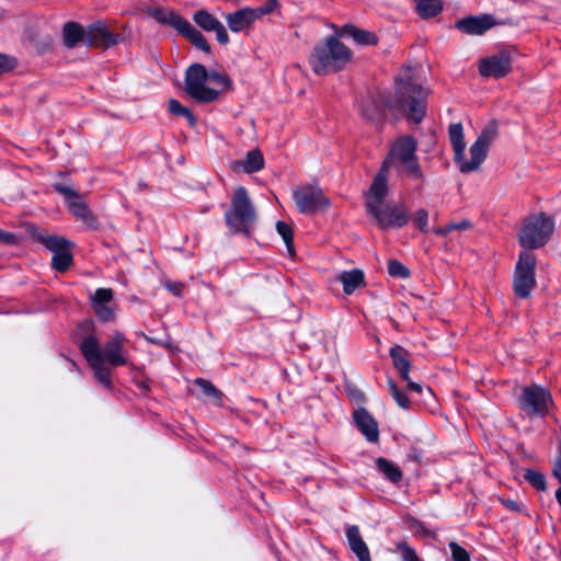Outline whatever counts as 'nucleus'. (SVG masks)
<instances>
[{
	"label": "nucleus",
	"instance_id": "nucleus-3",
	"mask_svg": "<svg viewBox=\"0 0 561 561\" xmlns=\"http://www.w3.org/2000/svg\"><path fill=\"white\" fill-rule=\"evenodd\" d=\"M416 151V141L410 137L404 136L398 138L382 163V171H388L391 165L397 168L400 174L407 175L413 180H423V172L421 170Z\"/></svg>",
	"mask_w": 561,
	"mask_h": 561
},
{
	"label": "nucleus",
	"instance_id": "nucleus-11",
	"mask_svg": "<svg viewBox=\"0 0 561 561\" xmlns=\"http://www.w3.org/2000/svg\"><path fill=\"white\" fill-rule=\"evenodd\" d=\"M536 256L529 251H523L514 275V291L519 298H528L536 286Z\"/></svg>",
	"mask_w": 561,
	"mask_h": 561
},
{
	"label": "nucleus",
	"instance_id": "nucleus-6",
	"mask_svg": "<svg viewBox=\"0 0 561 561\" xmlns=\"http://www.w3.org/2000/svg\"><path fill=\"white\" fill-rule=\"evenodd\" d=\"M554 231V221L545 213L527 216L518 232L520 245L528 251L543 247Z\"/></svg>",
	"mask_w": 561,
	"mask_h": 561
},
{
	"label": "nucleus",
	"instance_id": "nucleus-13",
	"mask_svg": "<svg viewBox=\"0 0 561 561\" xmlns=\"http://www.w3.org/2000/svg\"><path fill=\"white\" fill-rule=\"evenodd\" d=\"M293 198L298 210L312 215L329 207L330 202L318 185L307 184L293 191Z\"/></svg>",
	"mask_w": 561,
	"mask_h": 561
},
{
	"label": "nucleus",
	"instance_id": "nucleus-26",
	"mask_svg": "<svg viewBox=\"0 0 561 561\" xmlns=\"http://www.w3.org/2000/svg\"><path fill=\"white\" fill-rule=\"evenodd\" d=\"M65 45L69 48L76 47L80 42H85V30L76 23L67 22L62 30Z\"/></svg>",
	"mask_w": 561,
	"mask_h": 561
},
{
	"label": "nucleus",
	"instance_id": "nucleus-51",
	"mask_svg": "<svg viewBox=\"0 0 561 561\" xmlns=\"http://www.w3.org/2000/svg\"><path fill=\"white\" fill-rule=\"evenodd\" d=\"M449 227H453V231L454 230H466V229L471 228V222L468 220H461L457 224H450Z\"/></svg>",
	"mask_w": 561,
	"mask_h": 561
},
{
	"label": "nucleus",
	"instance_id": "nucleus-53",
	"mask_svg": "<svg viewBox=\"0 0 561 561\" xmlns=\"http://www.w3.org/2000/svg\"><path fill=\"white\" fill-rule=\"evenodd\" d=\"M405 381H407V385H408V388L410 391H413L416 393H421L423 391V386L421 383L414 382L410 378H409V380H405Z\"/></svg>",
	"mask_w": 561,
	"mask_h": 561
},
{
	"label": "nucleus",
	"instance_id": "nucleus-45",
	"mask_svg": "<svg viewBox=\"0 0 561 561\" xmlns=\"http://www.w3.org/2000/svg\"><path fill=\"white\" fill-rule=\"evenodd\" d=\"M398 549L401 551L402 560L403 561H422L415 550L410 547L407 542H400L398 545Z\"/></svg>",
	"mask_w": 561,
	"mask_h": 561
},
{
	"label": "nucleus",
	"instance_id": "nucleus-42",
	"mask_svg": "<svg viewBox=\"0 0 561 561\" xmlns=\"http://www.w3.org/2000/svg\"><path fill=\"white\" fill-rule=\"evenodd\" d=\"M93 308L100 320L104 322L111 321L115 317L113 308L108 305H98L93 306Z\"/></svg>",
	"mask_w": 561,
	"mask_h": 561
},
{
	"label": "nucleus",
	"instance_id": "nucleus-9",
	"mask_svg": "<svg viewBox=\"0 0 561 561\" xmlns=\"http://www.w3.org/2000/svg\"><path fill=\"white\" fill-rule=\"evenodd\" d=\"M277 7V0H265L256 8L245 7L226 14V22L231 32L239 33L251 27L256 20L272 13Z\"/></svg>",
	"mask_w": 561,
	"mask_h": 561
},
{
	"label": "nucleus",
	"instance_id": "nucleus-34",
	"mask_svg": "<svg viewBox=\"0 0 561 561\" xmlns=\"http://www.w3.org/2000/svg\"><path fill=\"white\" fill-rule=\"evenodd\" d=\"M195 383L199 387L202 392L206 397L213 399L217 405L222 404V393L215 386H213L211 382L203 378H197Z\"/></svg>",
	"mask_w": 561,
	"mask_h": 561
},
{
	"label": "nucleus",
	"instance_id": "nucleus-40",
	"mask_svg": "<svg viewBox=\"0 0 561 561\" xmlns=\"http://www.w3.org/2000/svg\"><path fill=\"white\" fill-rule=\"evenodd\" d=\"M113 299V291L110 288H99L92 297V306L108 305Z\"/></svg>",
	"mask_w": 561,
	"mask_h": 561
},
{
	"label": "nucleus",
	"instance_id": "nucleus-30",
	"mask_svg": "<svg viewBox=\"0 0 561 561\" xmlns=\"http://www.w3.org/2000/svg\"><path fill=\"white\" fill-rule=\"evenodd\" d=\"M37 240L53 252V254L71 247L70 241L56 234L41 233L37 236Z\"/></svg>",
	"mask_w": 561,
	"mask_h": 561
},
{
	"label": "nucleus",
	"instance_id": "nucleus-44",
	"mask_svg": "<svg viewBox=\"0 0 561 561\" xmlns=\"http://www.w3.org/2000/svg\"><path fill=\"white\" fill-rule=\"evenodd\" d=\"M16 59L12 56L0 54V76L12 71L16 67Z\"/></svg>",
	"mask_w": 561,
	"mask_h": 561
},
{
	"label": "nucleus",
	"instance_id": "nucleus-2",
	"mask_svg": "<svg viewBox=\"0 0 561 561\" xmlns=\"http://www.w3.org/2000/svg\"><path fill=\"white\" fill-rule=\"evenodd\" d=\"M352 58V51L334 36L317 44L309 57V64L319 76L343 69Z\"/></svg>",
	"mask_w": 561,
	"mask_h": 561
},
{
	"label": "nucleus",
	"instance_id": "nucleus-18",
	"mask_svg": "<svg viewBox=\"0 0 561 561\" xmlns=\"http://www.w3.org/2000/svg\"><path fill=\"white\" fill-rule=\"evenodd\" d=\"M119 41V35L111 33L103 22L93 23L85 30V43L90 46L108 48Z\"/></svg>",
	"mask_w": 561,
	"mask_h": 561
},
{
	"label": "nucleus",
	"instance_id": "nucleus-29",
	"mask_svg": "<svg viewBox=\"0 0 561 561\" xmlns=\"http://www.w3.org/2000/svg\"><path fill=\"white\" fill-rule=\"evenodd\" d=\"M390 356L392 358L394 367L401 375L403 380H409L410 362L405 356L404 350L396 345L390 350Z\"/></svg>",
	"mask_w": 561,
	"mask_h": 561
},
{
	"label": "nucleus",
	"instance_id": "nucleus-50",
	"mask_svg": "<svg viewBox=\"0 0 561 561\" xmlns=\"http://www.w3.org/2000/svg\"><path fill=\"white\" fill-rule=\"evenodd\" d=\"M501 501H502V504H503L507 510H510V511H512V512H519V511H520V506H519V504H518V502H517V501H515V500H511V499H507V500L502 499Z\"/></svg>",
	"mask_w": 561,
	"mask_h": 561
},
{
	"label": "nucleus",
	"instance_id": "nucleus-35",
	"mask_svg": "<svg viewBox=\"0 0 561 561\" xmlns=\"http://www.w3.org/2000/svg\"><path fill=\"white\" fill-rule=\"evenodd\" d=\"M276 230L284 240L290 255L294 254V233L291 227L285 221L276 222Z\"/></svg>",
	"mask_w": 561,
	"mask_h": 561
},
{
	"label": "nucleus",
	"instance_id": "nucleus-20",
	"mask_svg": "<svg viewBox=\"0 0 561 561\" xmlns=\"http://www.w3.org/2000/svg\"><path fill=\"white\" fill-rule=\"evenodd\" d=\"M387 172L382 171V167L380 168L379 173L374 178V181L370 185V188L366 196V209L367 213L370 210H375L376 208L383 205V199L388 195V184H387Z\"/></svg>",
	"mask_w": 561,
	"mask_h": 561
},
{
	"label": "nucleus",
	"instance_id": "nucleus-10",
	"mask_svg": "<svg viewBox=\"0 0 561 561\" xmlns=\"http://www.w3.org/2000/svg\"><path fill=\"white\" fill-rule=\"evenodd\" d=\"M80 351L93 370L95 379L106 389L112 388L110 370L104 363L100 343L94 335L87 336L80 344Z\"/></svg>",
	"mask_w": 561,
	"mask_h": 561
},
{
	"label": "nucleus",
	"instance_id": "nucleus-32",
	"mask_svg": "<svg viewBox=\"0 0 561 561\" xmlns=\"http://www.w3.org/2000/svg\"><path fill=\"white\" fill-rule=\"evenodd\" d=\"M377 468L382 472L391 482H399L402 479V472L399 467L387 460L386 458H378L376 460Z\"/></svg>",
	"mask_w": 561,
	"mask_h": 561
},
{
	"label": "nucleus",
	"instance_id": "nucleus-8",
	"mask_svg": "<svg viewBox=\"0 0 561 561\" xmlns=\"http://www.w3.org/2000/svg\"><path fill=\"white\" fill-rule=\"evenodd\" d=\"M208 71L203 65H192L185 75V91L197 102L209 103L215 101L219 92L215 89L208 88Z\"/></svg>",
	"mask_w": 561,
	"mask_h": 561
},
{
	"label": "nucleus",
	"instance_id": "nucleus-5",
	"mask_svg": "<svg viewBox=\"0 0 561 561\" xmlns=\"http://www.w3.org/2000/svg\"><path fill=\"white\" fill-rule=\"evenodd\" d=\"M226 224L233 233L250 236L256 221V211L244 187H238L225 215Z\"/></svg>",
	"mask_w": 561,
	"mask_h": 561
},
{
	"label": "nucleus",
	"instance_id": "nucleus-46",
	"mask_svg": "<svg viewBox=\"0 0 561 561\" xmlns=\"http://www.w3.org/2000/svg\"><path fill=\"white\" fill-rule=\"evenodd\" d=\"M208 81L221 85L225 89H229L231 85V81L226 75L215 71L208 72Z\"/></svg>",
	"mask_w": 561,
	"mask_h": 561
},
{
	"label": "nucleus",
	"instance_id": "nucleus-16",
	"mask_svg": "<svg viewBox=\"0 0 561 561\" xmlns=\"http://www.w3.org/2000/svg\"><path fill=\"white\" fill-rule=\"evenodd\" d=\"M126 336L122 332L115 331L104 345L102 352L104 363L112 367L127 365L128 352L126 350Z\"/></svg>",
	"mask_w": 561,
	"mask_h": 561
},
{
	"label": "nucleus",
	"instance_id": "nucleus-48",
	"mask_svg": "<svg viewBox=\"0 0 561 561\" xmlns=\"http://www.w3.org/2000/svg\"><path fill=\"white\" fill-rule=\"evenodd\" d=\"M0 242L4 244H18L19 238L11 232L0 230Z\"/></svg>",
	"mask_w": 561,
	"mask_h": 561
},
{
	"label": "nucleus",
	"instance_id": "nucleus-39",
	"mask_svg": "<svg viewBox=\"0 0 561 561\" xmlns=\"http://www.w3.org/2000/svg\"><path fill=\"white\" fill-rule=\"evenodd\" d=\"M388 273L399 278H408L410 276L409 268L397 260L388 261Z\"/></svg>",
	"mask_w": 561,
	"mask_h": 561
},
{
	"label": "nucleus",
	"instance_id": "nucleus-22",
	"mask_svg": "<svg viewBox=\"0 0 561 561\" xmlns=\"http://www.w3.org/2000/svg\"><path fill=\"white\" fill-rule=\"evenodd\" d=\"M495 25L492 15L468 16L456 22V27L469 35H481Z\"/></svg>",
	"mask_w": 561,
	"mask_h": 561
},
{
	"label": "nucleus",
	"instance_id": "nucleus-23",
	"mask_svg": "<svg viewBox=\"0 0 561 561\" xmlns=\"http://www.w3.org/2000/svg\"><path fill=\"white\" fill-rule=\"evenodd\" d=\"M264 167V158L259 149L250 150L243 160H236L230 163L233 171H243L245 173H254Z\"/></svg>",
	"mask_w": 561,
	"mask_h": 561
},
{
	"label": "nucleus",
	"instance_id": "nucleus-21",
	"mask_svg": "<svg viewBox=\"0 0 561 561\" xmlns=\"http://www.w3.org/2000/svg\"><path fill=\"white\" fill-rule=\"evenodd\" d=\"M353 419L360 433L370 443H376L379 439V427L377 421L365 409L358 408L353 412Z\"/></svg>",
	"mask_w": 561,
	"mask_h": 561
},
{
	"label": "nucleus",
	"instance_id": "nucleus-25",
	"mask_svg": "<svg viewBox=\"0 0 561 561\" xmlns=\"http://www.w3.org/2000/svg\"><path fill=\"white\" fill-rule=\"evenodd\" d=\"M337 280L342 284L345 295H352L356 289L366 285L365 275L363 271L358 268L340 273Z\"/></svg>",
	"mask_w": 561,
	"mask_h": 561
},
{
	"label": "nucleus",
	"instance_id": "nucleus-14",
	"mask_svg": "<svg viewBox=\"0 0 561 561\" xmlns=\"http://www.w3.org/2000/svg\"><path fill=\"white\" fill-rule=\"evenodd\" d=\"M379 228L383 230L401 228L405 226L410 219L409 211L402 204L387 203L380 205L375 210L368 211Z\"/></svg>",
	"mask_w": 561,
	"mask_h": 561
},
{
	"label": "nucleus",
	"instance_id": "nucleus-49",
	"mask_svg": "<svg viewBox=\"0 0 561 561\" xmlns=\"http://www.w3.org/2000/svg\"><path fill=\"white\" fill-rule=\"evenodd\" d=\"M350 399L357 404L365 402V394L358 389H351L348 392Z\"/></svg>",
	"mask_w": 561,
	"mask_h": 561
},
{
	"label": "nucleus",
	"instance_id": "nucleus-19",
	"mask_svg": "<svg viewBox=\"0 0 561 561\" xmlns=\"http://www.w3.org/2000/svg\"><path fill=\"white\" fill-rule=\"evenodd\" d=\"M193 21L205 32H215L216 38L221 45L229 43V35L225 25L206 10H197L193 14Z\"/></svg>",
	"mask_w": 561,
	"mask_h": 561
},
{
	"label": "nucleus",
	"instance_id": "nucleus-33",
	"mask_svg": "<svg viewBox=\"0 0 561 561\" xmlns=\"http://www.w3.org/2000/svg\"><path fill=\"white\" fill-rule=\"evenodd\" d=\"M71 247L53 254L51 266L58 272H65L72 263Z\"/></svg>",
	"mask_w": 561,
	"mask_h": 561
},
{
	"label": "nucleus",
	"instance_id": "nucleus-41",
	"mask_svg": "<svg viewBox=\"0 0 561 561\" xmlns=\"http://www.w3.org/2000/svg\"><path fill=\"white\" fill-rule=\"evenodd\" d=\"M449 548L451 551L453 561H470L469 552L457 542L451 541L449 543Z\"/></svg>",
	"mask_w": 561,
	"mask_h": 561
},
{
	"label": "nucleus",
	"instance_id": "nucleus-4",
	"mask_svg": "<svg viewBox=\"0 0 561 561\" xmlns=\"http://www.w3.org/2000/svg\"><path fill=\"white\" fill-rule=\"evenodd\" d=\"M145 12L159 24L174 28L179 34L186 37L196 48L205 53H210V46L206 37L174 10L164 7H150L146 9Z\"/></svg>",
	"mask_w": 561,
	"mask_h": 561
},
{
	"label": "nucleus",
	"instance_id": "nucleus-31",
	"mask_svg": "<svg viewBox=\"0 0 561 561\" xmlns=\"http://www.w3.org/2000/svg\"><path fill=\"white\" fill-rule=\"evenodd\" d=\"M415 2L416 11L423 19L435 16L443 9L440 0H415Z\"/></svg>",
	"mask_w": 561,
	"mask_h": 561
},
{
	"label": "nucleus",
	"instance_id": "nucleus-37",
	"mask_svg": "<svg viewBox=\"0 0 561 561\" xmlns=\"http://www.w3.org/2000/svg\"><path fill=\"white\" fill-rule=\"evenodd\" d=\"M169 111L176 116H184L188 119L191 125L195 124V118L191 111L183 106L178 100L171 99L169 101Z\"/></svg>",
	"mask_w": 561,
	"mask_h": 561
},
{
	"label": "nucleus",
	"instance_id": "nucleus-17",
	"mask_svg": "<svg viewBox=\"0 0 561 561\" xmlns=\"http://www.w3.org/2000/svg\"><path fill=\"white\" fill-rule=\"evenodd\" d=\"M512 69L511 57L507 53L484 58L480 61L479 72L482 77L502 78Z\"/></svg>",
	"mask_w": 561,
	"mask_h": 561
},
{
	"label": "nucleus",
	"instance_id": "nucleus-54",
	"mask_svg": "<svg viewBox=\"0 0 561 561\" xmlns=\"http://www.w3.org/2000/svg\"><path fill=\"white\" fill-rule=\"evenodd\" d=\"M453 231V227H449V225H446L445 227H440L434 230L436 234L446 236L447 233Z\"/></svg>",
	"mask_w": 561,
	"mask_h": 561
},
{
	"label": "nucleus",
	"instance_id": "nucleus-52",
	"mask_svg": "<svg viewBox=\"0 0 561 561\" xmlns=\"http://www.w3.org/2000/svg\"><path fill=\"white\" fill-rule=\"evenodd\" d=\"M553 476L561 483V451L553 466Z\"/></svg>",
	"mask_w": 561,
	"mask_h": 561
},
{
	"label": "nucleus",
	"instance_id": "nucleus-1",
	"mask_svg": "<svg viewBox=\"0 0 561 561\" xmlns=\"http://www.w3.org/2000/svg\"><path fill=\"white\" fill-rule=\"evenodd\" d=\"M427 91L412 82L409 75L396 81V96L387 98L380 93H369L362 100V114L368 119L379 118L386 108L394 114L408 113L415 123L425 116Z\"/></svg>",
	"mask_w": 561,
	"mask_h": 561
},
{
	"label": "nucleus",
	"instance_id": "nucleus-47",
	"mask_svg": "<svg viewBox=\"0 0 561 561\" xmlns=\"http://www.w3.org/2000/svg\"><path fill=\"white\" fill-rule=\"evenodd\" d=\"M164 287L176 297H180L182 295L183 284L181 283L167 280L164 283Z\"/></svg>",
	"mask_w": 561,
	"mask_h": 561
},
{
	"label": "nucleus",
	"instance_id": "nucleus-36",
	"mask_svg": "<svg viewBox=\"0 0 561 561\" xmlns=\"http://www.w3.org/2000/svg\"><path fill=\"white\" fill-rule=\"evenodd\" d=\"M388 387H389L391 396L394 399V401L397 402V404L404 410L409 409L410 408L409 398L407 397L405 393H403L402 391L399 390V388L397 387V385L394 383V381L392 379L388 380Z\"/></svg>",
	"mask_w": 561,
	"mask_h": 561
},
{
	"label": "nucleus",
	"instance_id": "nucleus-38",
	"mask_svg": "<svg viewBox=\"0 0 561 561\" xmlns=\"http://www.w3.org/2000/svg\"><path fill=\"white\" fill-rule=\"evenodd\" d=\"M524 478L537 490L545 491L547 488L546 478L539 471L526 470Z\"/></svg>",
	"mask_w": 561,
	"mask_h": 561
},
{
	"label": "nucleus",
	"instance_id": "nucleus-28",
	"mask_svg": "<svg viewBox=\"0 0 561 561\" xmlns=\"http://www.w3.org/2000/svg\"><path fill=\"white\" fill-rule=\"evenodd\" d=\"M448 134L455 151V159H459L466 149L462 125L460 123L451 124Z\"/></svg>",
	"mask_w": 561,
	"mask_h": 561
},
{
	"label": "nucleus",
	"instance_id": "nucleus-24",
	"mask_svg": "<svg viewBox=\"0 0 561 561\" xmlns=\"http://www.w3.org/2000/svg\"><path fill=\"white\" fill-rule=\"evenodd\" d=\"M346 538L351 550L358 561H371L369 549L363 540L357 526L352 525L346 528Z\"/></svg>",
	"mask_w": 561,
	"mask_h": 561
},
{
	"label": "nucleus",
	"instance_id": "nucleus-27",
	"mask_svg": "<svg viewBox=\"0 0 561 561\" xmlns=\"http://www.w3.org/2000/svg\"><path fill=\"white\" fill-rule=\"evenodd\" d=\"M343 34L351 37L359 45H375L378 42V38L374 33L359 28L355 25H345L343 27Z\"/></svg>",
	"mask_w": 561,
	"mask_h": 561
},
{
	"label": "nucleus",
	"instance_id": "nucleus-12",
	"mask_svg": "<svg viewBox=\"0 0 561 561\" xmlns=\"http://www.w3.org/2000/svg\"><path fill=\"white\" fill-rule=\"evenodd\" d=\"M552 403L553 400L550 392L545 387L538 385L523 388L519 397L520 409L530 416L547 414Z\"/></svg>",
	"mask_w": 561,
	"mask_h": 561
},
{
	"label": "nucleus",
	"instance_id": "nucleus-43",
	"mask_svg": "<svg viewBox=\"0 0 561 561\" xmlns=\"http://www.w3.org/2000/svg\"><path fill=\"white\" fill-rule=\"evenodd\" d=\"M414 222L422 232L428 231V213L421 208L414 215Z\"/></svg>",
	"mask_w": 561,
	"mask_h": 561
},
{
	"label": "nucleus",
	"instance_id": "nucleus-15",
	"mask_svg": "<svg viewBox=\"0 0 561 561\" xmlns=\"http://www.w3.org/2000/svg\"><path fill=\"white\" fill-rule=\"evenodd\" d=\"M54 190L64 196L69 210L77 219L84 222H91L94 220L88 205L76 190L61 183L54 184Z\"/></svg>",
	"mask_w": 561,
	"mask_h": 561
},
{
	"label": "nucleus",
	"instance_id": "nucleus-7",
	"mask_svg": "<svg viewBox=\"0 0 561 561\" xmlns=\"http://www.w3.org/2000/svg\"><path fill=\"white\" fill-rule=\"evenodd\" d=\"M497 136V127L495 124H489L479 134L476 141L470 146L469 154L470 159L465 158V152L461 158L455 159L460 172L471 173L477 171L482 162L485 160L491 144Z\"/></svg>",
	"mask_w": 561,
	"mask_h": 561
}]
</instances>
